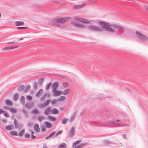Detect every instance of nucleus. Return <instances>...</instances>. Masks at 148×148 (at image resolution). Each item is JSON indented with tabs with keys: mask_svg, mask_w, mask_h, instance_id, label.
<instances>
[{
	"mask_svg": "<svg viewBox=\"0 0 148 148\" xmlns=\"http://www.w3.org/2000/svg\"><path fill=\"white\" fill-rule=\"evenodd\" d=\"M99 23L100 24L102 25V27L105 29V31L110 33H114L115 31L114 29L111 27L118 30L122 31H124L125 30L123 27L116 24H110L103 21H100Z\"/></svg>",
	"mask_w": 148,
	"mask_h": 148,
	"instance_id": "obj_1",
	"label": "nucleus"
},
{
	"mask_svg": "<svg viewBox=\"0 0 148 148\" xmlns=\"http://www.w3.org/2000/svg\"><path fill=\"white\" fill-rule=\"evenodd\" d=\"M135 33L136 34L137 37L140 40L143 42H146L148 40L147 37L142 33L137 31Z\"/></svg>",
	"mask_w": 148,
	"mask_h": 148,
	"instance_id": "obj_2",
	"label": "nucleus"
},
{
	"mask_svg": "<svg viewBox=\"0 0 148 148\" xmlns=\"http://www.w3.org/2000/svg\"><path fill=\"white\" fill-rule=\"evenodd\" d=\"M100 21H98V23L99 24L101 25V27L97 26H95L94 25H91L88 26V28L90 29L95 31H98L99 32H101L102 30H103L105 31V29L104 28L102 27V25L99 24V22Z\"/></svg>",
	"mask_w": 148,
	"mask_h": 148,
	"instance_id": "obj_3",
	"label": "nucleus"
},
{
	"mask_svg": "<svg viewBox=\"0 0 148 148\" xmlns=\"http://www.w3.org/2000/svg\"><path fill=\"white\" fill-rule=\"evenodd\" d=\"M86 5V3H84L79 5H74L72 8V9L74 10H77L79 9L82 8Z\"/></svg>",
	"mask_w": 148,
	"mask_h": 148,
	"instance_id": "obj_4",
	"label": "nucleus"
},
{
	"mask_svg": "<svg viewBox=\"0 0 148 148\" xmlns=\"http://www.w3.org/2000/svg\"><path fill=\"white\" fill-rule=\"evenodd\" d=\"M18 121L15 118L14 119V127L16 128H21L22 127V125L21 124H18Z\"/></svg>",
	"mask_w": 148,
	"mask_h": 148,
	"instance_id": "obj_5",
	"label": "nucleus"
},
{
	"mask_svg": "<svg viewBox=\"0 0 148 148\" xmlns=\"http://www.w3.org/2000/svg\"><path fill=\"white\" fill-rule=\"evenodd\" d=\"M51 101V100L48 99L45 101L43 104L40 105L39 106L41 108L44 107L48 105Z\"/></svg>",
	"mask_w": 148,
	"mask_h": 148,
	"instance_id": "obj_6",
	"label": "nucleus"
},
{
	"mask_svg": "<svg viewBox=\"0 0 148 148\" xmlns=\"http://www.w3.org/2000/svg\"><path fill=\"white\" fill-rule=\"evenodd\" d=\"M75 128L74 127H72L69 131L68 134L70 137H72L73 135L75 132Z\"/></svg>",
	"mask_w": 148,
	"mask_h": 148,
	"instance_id": "obj_7",
	"label": "nucleus"
},
{
	"mask_svg": "<svg viewBox=\"0 0 148 148\" xmlns=\"http://www.w3.org/2000/svg\"><path fill=\"white\" fill-rule=\"evenodd\" d=\"M59 86V84L58 82H56L53 83L52 85V90L55 91Z\"/></svg>",
	"mask_w": 148,
	"mask_h": 148,
	"instance_id": "obj_8",
	"label": "nucleus"
},
{
	"mask_svg": "<svg viewBox=\"0 0 148 148\" xmlns=\"http://www.w3.org/2000/svg\"><path fill=\"white\" fill-rule=\"evenodd\" d=\"M58 21V18H57L53 20L52 22L54 25L57 26H60V24L59 23Z\"/></svg>",
	"mask_w": 148,
	"mask_h": 148,
	"instance_id": "obj_9",
	"label": "nucleus"
},
{
	"mask_svg": "<svg viewBox=\"0 0 148 148\" xmlns=\"http://www.w3.org/2000/svg\"><path fill=\"white\" fill-rule=\"evenodd\" d=\"M34 130L37 132H39L40 131V128L38 124H35L34 126Z\"/></svg>",
	"mask_w": 148,
	"mask_h": 148,
	"instance_id": "obj_10",
	"label": "nucleus"
},
{
	"mask_svg": "<svg viewBox=\"0 0 148 148\" xmlns=\"http://www.w3.org/2000/svg\"><path fill=\"white\" fill-rule=\"evenodd\" d=\"M53 95L55 97H56L60 95L61 92L59 90H53Z\"/></svg>",
	"mask_w": 148,
	"mask_h": 148,
	"instance_id": "obj_11",
	"label": "nucleus"
},
{
	"mask_svg": "<svg viewBox=\"0 0 148 148\" xmlns=\"http://www.w3.org/2000/svg\"><path fill=\"white\" fill-rule=\"evenodd\" d=\"M18 47V46H15L8 47L3 48L2 49L3 50H6L7 51H8L12 49H15L16 48Z\"/></svg>",
	"mask_w": 148,
	"mask_h": 148,
	"instance_id": "obj_12",
	"label": "nucleus"
},
{
	"mask_svg": "<svg viewBox=\"0 0 148 148\" xmlns=\"http://www.w3.org/2000/svg\"><path fill=\"white\" fill-rule=\"evenodd\" d=\"M44 124L45 127L48 128H51L52 126V124L48 122L45 121L44 122Z\"/></svg>",
	"mask_w": 148,
	"mask_h": 148,
	"instance_id": "obj_13",
	"label": "nucleus"
},
{
	"mask_svg": "<svg viewBox=\"0 0 148 148\" xmlns=\"http://www.w3.org/2000/svg\"><path fill=\"white\" fill-rule=\"evenodd\" d=\"M34 105L32 103H28L25 104V107L27 109H30Z\"/></svg>",
	"mask_w": 148,
	"mask_h": 148,
	"instance_id": "obj_14",
	"label": "nucleus"
},
{
	"mask_svg": "<svg viewBox=\"0 0 148 148\" xmlns=\"http://www.w3.org/2000/svg\"><path fill=\"white\" fill-rule=\"evenodd\" d=\"M71 23L74 25H75L77 27H83V25L80 24L78 22L75 21H72Z\"/></svg>",
	"mask_w": 148,
	"mask_h": 148,
	"instance_id": "obj_15",
	"label": "nucleus"
},
{
	"mask_svg": "<svg viewBox=\"0 0 148 148\" xmlns=\"http://www.w3.org/2000/svg\"><path fill=\"white\" fill-rule=\"evenodd\" d=\"M50 112L51 114H57L59 113L58 110L56 108H53L51 109Z\"/></svg>",
	"mask_w": 148,
	"mask_h": 148,
	"instance_id": "obj_16",
	"label": "nucleus"
},
{
	"mask_svg": "<svg viewBox=\"0 0 148 148\" xmlns=\"http://www.w3.org/2000/svg\"><path fill=\"white\" fill-rule=\"evenodd\" d=\"M67 19V18L66 17L58 18V21L60 23H64L65 22L66 19Z\"/></svg>",
	"mask_w": 148,
	"mask_h": 148,
	"instance_id": "obj_17",
	"label": "nucleus"
},
{
	"mask_svg": "<svg viewBox=\"0 0 148 148\" xmlns=\"http://www.w3.org/2000/svg\"><path fill=\"white\" fill-rule=\"evenodd\" d=\"M25 88V86L24 85H21L18 87V90L19 92H21L23 91Z\"/></svg>",
	"mask_w": 148,
	"mask_h": 148,
	"instance_id": "obj_18",
	"label": "nucleus"
},
{
	"mask_svg": "<svg viewBox=\"0 0 148 148\" xmlns=\"http://www.w3.org/2000/svg\"><path fill=\"white\" fill-rule=\"evenodd\" d=\"M103 142L105 145H110L114 143L113 142H111L107 140H104L103 141Z\"/></svg>",
	"mask_w": 148,
	"mask_h": 148,
	"instance_id": "obj_19",
	"label": "nucleus"
},
{
	"mask_svg": "<svg viewBox=\"0 0 148 148\" xmlns=\"http://www.w3.org/2000/svg\"><path fill=\"white\" fill-rule=\"evenodd\" d=\"M43 90L42 89H40L38 92L36 93V96L37 97H39L40 96L41 94L43 92Z\"/></svg>",
	"mask_w": 148,
	"mask_h": 148,
	"instance_id": "obj_20",
	"label": "nucleus"
},
{
	"mask_svg": "<svg viewBox=\"0 0 148 148\" xmlns=\"http://www.w3.org/2000/svg\"><path fill=\"white\" fill-rule=\"evenodd\" d=\"M5 103L8 106H12L13 103L12 101L9 100H5Z\"/></svg>",
	"mask_w": 148,
	"mask_h": 148,
	"instance_id": "obj_21",
	"label": "nucleus"
},
{
	"mask_svg": "<svg viewBox=\"0 0 148 148\" xmlns=\"http://www.w3.org/2000/svg\"><path fill=\"white\" fill-rule=\"evenodd\" d=\"M70 90L69 89H66L61 92V93L63 95H66L69 94L70 92Z\"/></svg>",
	"mask_w": 148,
	"mask_h": 148,
	"instance_id": "obj_22",
	"label": "nucleus"
},
{
	"mask_svg": "<svg viewBox=\"0 0 148 148\" xmlns=\"http://www.w3.org/2000/svg\"><path fill=\"white\" fill-rule=\"evenodd\" d=\"M47 118L49 120L51 121H55L56 120V119L55 117L50 115L48 116L47 117Z\"/></svg>",
	"mask_w": 148,
	"mask_h": 148,
	"instance_id": "obj_23",
	"label": "nucleus"
},
{
	"mask_svg": "<svg viewBox=\"0 0 148 148\" xmlns=\"http://www.w3.org/2000/svg\"><path fill=\"white\" fill-rule=\"evenodd\" d=\"M13 126L12 125L6 126L5 127V129L7 130L10 131L13 129Z\"/></svg>",
	"mask_w": 148,
	"mask_h": 148,
	"instance_id": "obj_24",
	"label": "nucleus"
},
{
	"mask_svg": "<svg viewBox=\"0 0 148 148\" xmlns=\"http://www.w3.org/2000/svg\"><path fill=\"white\" fill-rule=\"evenodd\" d=\"M86 143H81L78 145L77 146L75 147V148H80L84 147L86 145Z\"/></svg>",
	"mask_w": 148,
	"mask_h": 148,
	"instance_id": "obj_25",
	"label": "nucleus"
},
{
	"mask_svg": "<svg viewBox=\"0 0 148 148\" xmlns=\"http://www.w3.org/2000/svg\"><path fill=\"white\" fill-rule=\"evenodd\" d=\"M15 24L16 26L23 25L24 23L22 22L16 21L15 22Z\"/></svg>",
	"mask_w": 148,
	"mask_h": 148,
	"instance_id": "obj_26",
	"label": "nucleus"
},
{
	"mask_svg": "<svg viewBox=\"0 0 148 148\" xmlns=\"http://www.w3.org/2000/svg\"><path fill=\"white\" fill-rule=\"evenodd\" d=\"M25 99L24 97L22 96L21 97V99H20V102L23 105H24V103L25 102Z\"/></svg>",
	"mask_w": 148,
	"mask_h": 148,
	"instance_id": "obj_27",
	"label": "nucleus"
},
{
	"mask_svg": "<svg viewBox=\"0 0 148 148\" xmlns=\"http://www.w3.org/2000/svg\"><path fill=\"white\" fill-rule=\"evenodd\" d=\"M66 144L64 143H62L61 144H60L58 146V147L59 148H66Z\"/></svg>",
	"mask_w": 148,
	"mask_h": 148,
	"instance_id": "obj_28",
	"label": "nucleus"
},
{
	"mask_svg": "<svg viewBox=\"0 0 148 148\" xmlns=\"http://www.w3.org/2000/svg\"><path fill=\"white\" fill-rule=\"evenodd\" d=\"M79 22H81L85 23H89L90 22L89 21L86 19L82 18L79 21Z\"/></svg>",
	"mask_w": 148,
	"mask_h": 148,
	"instance_id": "obj_29",
	"label": "nucleus"
},
{
	"mask_svg": "<svg viewBox=\"0 0 148 148\" xmlns=\"http://www.w3.org/2000/svg\"><path fill=\"white\" fill-rule=\"evenodd\" d=\"M65 99V97L64 96H62L58 98L57 101H62L64 100Z\"/></svg>",
	"mask_w": 148,
	"mask_h": 148,
	"instance_id": "obj_30",
	"label": "nucleus"
},
{
	"mask_svg": "<svg viewBox=\"0 0 148 148\" xmlns=\"http://www.w3.org/2000/svg\"><path fill=\"white\" fill-rule=\"evenodd\" d=\"M45 117L43 116H38L37 119L40 122H41L44 119Z\"/></svg>",
	"mask_w": 148,
	"mask_h": 148,
	"instance_id": "obj_31",
	"label": "nucleus"
},
{
	"mask_svg": "<svg viewBox=\"0 0 148 148\" xmlns=\"http://www.w3.org/2000/svg\"><path fill=\"white\" fill-rule=\"evenodd\" d=\"M10 134L12 136H18V134L16 132L14 131H11L10 132Z\"/></svg>",
	"mask_w": 148,
	"mask_h": 148,
	"instance_id": "obj_32",
	"label": "nucleus"
},
{
	"mask_svg": "<svg viewBox=\"0 0 148 148\" xmlns=\"http://www.w3.org/2000/svg\"><path fill=\"white\" fill-rule=\"evenodd\" d=\"M51 109V107H48L47 108V109L45 110V112H44L45 114L46 115L48 114L49 112L50 111Z\"/></svg>",
	"mask_w": 148,
	"mask_h": 148,
	"instance_id": "obj_33",
	"label": "nucleus"
},
{
	"mask_svg": "<svg viewBox=\"0 0 148 148\" xmlns=\"http://www.w3.org/2000/svg\"><path fill=\"white\" fill-rule=\"evenodd\" d=\"M44 79V78H41L40 79H39L38 80V83L39 85H40L42 84L43 80Z\"/></svg>",
	"mask_w": 148,
	"mask_h": 148,
	"instance_id": "obj_34",
	"label": "nucleus"
},
{
	"mask_svg": "<svg viewBox=\"0 0 148 148\" xmlns=\"http://www.w3.org/2000/svg\"><path fill=\"white\" fill-rule=\"evenodd\" d=\"M68 120V119L64 118L63 120L62 123L64 124H65L67 123Z\"/></svg>",
	"mask_w": 148,
	"mask_h": 148,
	"instance_id": "obj_35",
	"label": "nucleus"
},
{
	"mask_svg": "<svg viewBox=\"0 0 148 148\" xmlns=\"http://www.w3.org/2000/svg\"><path fill=\"white\" fill-rule=\"evenodd\" d=\"M18 98V93L15 94L13 97V99L14 100L16 101L17 100Z\"/></svg>",
	"mask_w": 148,
	"mask_h": 148,
	"instance_id": "obj_36",
	"label": "nucleus"
},
{
	"mask_svg": "<svg viewBox=\"0 0 148 148\" xmlns=\"http://www.w3.org/2000/svg\"><path fill=\"white\" fill-rule=\"evenodd\" d=\"M81 142L80 140H77L75 141V142H74L73 144V147H74L75 145L77 144H78L79 143Z\"/></svg>",
	"mask_w": 148,
	"mask_h": 148,
	"instance_id": "obj_37",
	"label": "nucleus"
},
{
	"mask_svg": "<svg viewBox=\"0 0 148 148\" xmlns=\"http://www.w3.org/2000/svg\"><path fill=\"white\" fill-rule=\"evenodd\" d=\"M28 28V27H16V28L18 29H26Z\"/></svg>",
	"mask_w": 148,
	"mask_h": 148,
	"instance_id": "obj_38",
	"label": "nucleus"
},
{
	"mask_svg": "<svg viewBox=\"0 0 148 148\" xmlns=\"http://www.w3.org/2000/svg\"><path fill=\"white\" fill-rule=\"evenodd\" d=\"M25 132V130H22L19 133V134H18V135L20 136H22L24 134Z\"/></svg>",
	"mask_w": 148,
	"mask_h": 148,
	"instance_id": "obj_39",
	"label": "nucleus"
},
{
	"mask_svg": "<svg viewBox=\"0 0 148 148\" xmlns=\"http://www.w3.org/2000/svg\"><path fill=\"white\" fill-rule=\"evenodd\" d=\"M37 86H38V84L37 83L35 82L34 83L33 85V86L34 87V88L35 89H36L37 88Z\"/></svg>",
	"mask_w": 148,
	"mask_h": 148,
	"instance_id": "obj_40",
	"label": "nucleus"
},
{
	"mask_svg": "<svg viewBox=\"0 0 148 148\" xmlns=\"http://www.w3.org/2000/svg\"><path fill=\"white\" fill-rule=\"evenodd\" d=\"M30 86H27L25 89L24 90V92H26L30 89Z\"/></svg>",
	"mask_w": 148,
	"mask_h": 148,
	"instance_id": "obj_41",
	"label": "nucleus"
},
{
	"mask_svg": "<svg viewBox=\"0 0 148 148\" xmlns=\"http://www.w3.org/2000/svg\"><path fill=\"white\" fill-rule=\"evenodd\" d=\"M10 110L12 112H16V109L13 108H10Z\"/></svg>",
	"mask_w": 148,
	"mask_h": 148,
	"instance_id": "obj_42",
	"label": "nucleus"
},
{
	"mask_svg": "<svg viewBox=\"0 0 148 148\" xmlns=\"http://www.w3.org/2000/svg\"><path fill=\"white\" fill-rule=\"evenodd\" d=\"M75 114V112L74 114H73L70 117V121L71 122L74 118Z\"/></svg>",
	"mask_w": 148,
	"mask_h": 148,
	"instance_id": "obj_43",
	"label": "nucleus"
},
{
	"mask_svg": "<svg viewBox=\"0 0 148 148\" xmlns=\"http://www.w3.org/2000/svg\"><path fill=\"white\" fill-rule=\"evenodd\" d=\"M32 113L35 114H37L38 113V110L36 109H34L32 111Z\"/></svg>",
	"mask_w": 148,
	"mask_h": 148,
	"instance_id": "obj_44",
	"label": "nucleus"
},
{
	"mask_svg": "<svg viewBox=\"0 0 148 148\" xmlns=\"http://www.w3.org/2000/svg\"><path fill=\"white\" fill-rule=\"evenodd\" d=\"M51 83H50L48 84L47 86L46 87V90H48L49 88L51 86Z\"/></svg>",
	"mask_w": 148,
	"mask_h": 148,
	"instance_id": "obj_45",
	"label": "nucleus"
},
{
	"mask_svg": "<svg viewBox=\"0 0 148 148\" xmlns=\"http://www.w3.org/2000/svg\"><path fill=\"white\" fill-rule=\"evenodd\" d=\"M62 85L64 87H66L68 86V84L67 82H65L63 83Z\"/></svg>",
	"mask_w": 148,
	"mask_h": 148,
	"instance_id": "obj_46",
	"label": "nucleus"
},
{
	"mask_svg": "<svg viewBox=\"0 0 148 148\" xmlns=\"http://www.w3.org/2000/svg\"><path fill=\"white\" fill-rule=\"evenodd\" d=\"M41 130L42 132H45L46 131V129L45 127L44 126H42V127L41 128Z\"/></svg>",
	"mask_w": 148,
	"mask_h": 148,
	"instance_id": "obj_47",
	"label": "nucleus"
},
{
	"mask_svg": "<svg viewBox=\"0 0 148 148\" xmlns=\"http://www.w3.org/2000/svg\"><path fill=\"white\" fill-rule=\"evenodd\" d=\"M3 115L6 117H9V116L8 113L5 111L3 113Z\"/></svg>",
	"mask_w": 148,
	"mask_h": 148,
	"instance_id": "obj_48",
	"label": "nucleus"
},
{
	"mask_svg": "<svg viewBox=\"0 0 148 148\" xmlns=\"http://www.w3.org/2000/svg\"><path fill=\"white\" fill-rule=\"evenodd\" d=\"M57 101H58L57 100H54L53 101H52L51 102V104H55Z\"/></svg>",
	"mask_w": 148,
	"mask_h": 148,
	"instance_id": "obj_49",
	"label": "nucleus"
},
{
	"mask_svg": "<svg viewBox=\"0 0 148 148\" xmlns=\"http://www.w3.org/2000/svg\"><path fill=\"white\" fill-rule=\"evenodd\" d=\"M27 98L28 100H30L32 99V97L30 95H28L27 96Z\"/></svg>",
	"mask_w": 148,
	"mask_h": 148,
	"instance_id": "obj_50",
	"label": "nucleus"
},
{
	"mask_svg": "<svg viewBox=\"0 0 148 148\" xmlns=\"http://www.w3.org/2000/svg\"><path fill=\"white\" fill-rule=\"evenodd\" d=\"M45 99V98H44L43 96H42L40 99V101H43Z\"/></svg>",
	"mask_w": 148,
	"mask_h": 148,
	"instance_id": "obj_51",
	"label": "nucleus"
},
{
	"mask_svg": "<svg viewBox=\"0 0 148 148\" xmlns=\"http://www.w3.org/2000/svg\"><path fill=\"white\" fill-rule=\"evenodd\" d=\"M3 108L4 109H5V110H10V108H8L7 106H4L3 107Z\"/></svg>",
	"mask_w": 148,
	"mask_h": 148,
	"instance_id": "obj_52",
	"label": "nucleus"
},
{
	"mask_svg": "<svg viewBox=\"0 0 148 148\" xmlns=\"http://www.w3.org/2000/svg\"><path fill=\"white\" fill-rule=\"evenodd\" d=\"M30 135L29 134H25V137L26 138H29L30 137Z\"/></svg>",
	"mask_w": 148,
	"mask_h": 148,
	"instance_id": "obj_53",
	"label": "nucleus"
},
{
	"mask_svg": "<svg viewBox=\"0 0 148 148\" xmlns=\"http://www.w3.org/2000/svg\"><path fill=\"white\" fill-rule=\"evenodd\" d=\"M56 133V132H54L51 133L50 135H49L50 136L51 138L52 137L53 135H54Z\"/></svg>",
	"mask_w": 148,
	"mask_h": 148,
	"instance_id": "obj_54",
	"label": "nucleus"
},
{
	"mask_svg": "<svg viewBox=\"0 0 148 148\" xmlns=\"http://www.w3.org/2000/svg\"><path fill=\"white\" fill-rule=\"evenodd\" d=\"M22 111L25 115H27V112L25 110H24V109H23L22 110Z\"/></svg>",
	"mask_w": 148,
	"mask_h": 148,
	"instance_id": "obj_55",
	"label": "nucleus"
},
{
	"mask_svg": "<svg viewBox=\"0 0 148 148\" xmlns=\"http://www.w3.org/2000/svg\"><path fill=\"white\" fill-rule=\"evenodd\" d=\"M33 125V124L31 123H28L27 124V125L29 127H31Z\"/></svg>",
	"mask_w": 148,
	"mask_h": 148,
	"instance_id": "obj_56",
	"label": "nucleus"
},
{
	"mask_svg": "<svg viewBox=\"0 0 148 148\" xmlns=\"http://www.w3.org/2000/svg\"><path fill=\"white\" fill-rule=\"evenodd\" d=\"M36 138V136L33 135H31V138L32 139H34Z\"/></svg>",
	"mask_w": 148,
	"mask_h": 148,
	"instance_id": "obj_57",
	"label": "nucleus"
},
{
	"mask_svg": "<svg viewBox=\"0 0 148 148\" xmlns=\"http://www.w3.org/2000/svg\"><path fill=\"white\" fill-rule=\"evenodd\" d=\"M47 93H45L43 95V97L44 98H45V99L46 98V97L47 96Z\"/></svg>",
	"mask_w": 148,
	"mask_h": 148,
	"instance_id": "obj_58",
	"label": "nucleus"
},
{
	"mask_svg": "<svg viewBox=\"0 0 148 148\" xmlns=\"http://www.w3.org/2000/svg\"><path fill=\"white\" fill-rule=\"evenodd\" d=\"M4 112H5V111L3 110H1V109H0V114L4 113Z\"/></svg>",
	"mask_w": 148,
	"mask_h": 148,
	"instance_id": "obj_59",
	"label": "nucleus"
},
{
	"mask_svg": "<svg viewBox=\"0 0 148 148\" xmlns=\"http://www.w3.org/2000/svg\"><path fill=\"white\" fill-rule=\"evenodd\" d=\"M123 137L125 139H126V134H123L122 135Z\"/></svg>",
	"mask_w": 148,
	"mask_h": 148,
	"instance_id": "obj_60",
	"label": "nucleus"
},
{
	"mask_svg": "<svg viewBox=\"0 0 148 148\" xmlns=\"http://www.w3.org/2000/svg\"><path fill=\"white\" fill-rule=\"evenodd\" d=\"M3 122L4 123H6V120L5 119H3L2 120Z\"/></svg>",
	"mask_w": 148,
	"mask_h": 148,
	"instance_id": "obj_61",
	"label": "nucleus"
},
{
	"mask_svg": "<svg viewBox=\"0 0 148 148\" xmlns=\"http://www.w3.org/2000/svg\"><path fill=\"white\" fill-rule=\"evenodd\" d=\"M51 137H50V136H48L46 137L45 138V139H48L49 138H50Z\"/></svg>",
	"mask_w": 148,
	"mask_h": 148,
	"instance_id": "obj_62",
	"label": "nucleus"
},
{
	"mask_svg": "<svg viewBox=\"0 0 148 148\" xmlns=\"http://www.w3.org/2000/svg\"><path fill=\"white\" fill-rule=\"evenodd\" d=\"M9 44H14V42H10L8 43Z\"/></svg>",
	"mask_w": 148,
	"mask_h": 148,
	"instance_id": "obj_63",
	"label": "nucleus"
},
{
	"mask_svg": "<svg viewBox=\"0 0 148 148\" xmlns=\"http://www.w3.org/2000/svg\"><path fill=\"white\" fill-rule=\"evenodd\" d=\"M62 132V131H60L58 132V134H61Z\"/></svg>",
	"mask_w": 148,
	"mask_h": 148,
	"instance_id": "obj_64",
	"label": "nucleus"
}]
</instances>
